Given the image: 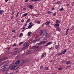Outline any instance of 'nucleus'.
Instances as JSON below:
<instances>
[{"instance_id":"1","label":"nucleus","mask_w":74,"mask_h":74,"mask_svg":"<svg viewBox=\"0 0 74 74\" xmlns=\"http://www.w3.org/2000/svg\"><path fill=\"white\" fill-rule=\"evenodd\" d=\"M9 69H11V70H16L17 69V67H16V65H12L9 67Z\"/></svg>"},{"instance_id":"2","label":"nucleus","mask_w":74,"mask_h":74,"mask_svg":"<svg viewBox=\"0 0 74 74\" xmlns=\"http://www.w3.org/2000/svg\"><path fill=\"white\" fill-rule=\"evenodd\" d=\"M29 46V44L28 42H26L24 43L23 46V48L24 49H27Z\"/></svg>"},{"instance_id":"3","label":"nucleus","mask_w":74,"mask_h":74,"mask_svg":"<svg viewBox=\"0 0 74 74\" xmlns=\"http://www.w3.org/2000/svg\"><path fill=\"white\" fill-rule=\"evenodd\" d=\"M44 32V31L43 30H40V36H42V37L44 36V34L43 33Z\"/></svg>"},{"instance_id":"4","label":"nucleus","mask_w":74,"mask_h":74,"mask_svg":"<svg viewBox=\"0 0 74 74\" xmlns=\"http://www.w3.org/2000/svg\"><path fill=\"white\" fill-rule=\"evenodd\" d=\"M47 41H40L39 42V45H42V44H45V43H47Z\"/></svg>"},{"instance_id":"5","label":"nucleus","mask_w":74,"mask_h":74,"mask_svg":"<svg viewBox=\"0 0 74 74\" xmlns=\"http://www.w3.org/2000/svg\"><path fill=\"white\" fill-rule=\"evenodd\" d=\"M52 42L50 41V42H49L47 43L46 45H45V47H47V46H48V45H51V44H52Z\"/></svg>"},{"instance_id":"6","label":"nucleus","mask_w":74,"mask_h":74,"mask_svg":"<svg viewBox=\"0 0 74 74\" xmlns=\"http://www.w3.org/2000/svg\"><path fill=\"white\" fill-rule=\"evenodd\" d=\"M1 65L3 67H5V66H7V65L6 62H4Z\"/></svg>"},{"instance_id":"7","label":"nucleus","mask_w":74,"mask_h":74,"mask_svg":"<svg viewBox=\"0 0 74 74\" xmlns=\"http://www.w3.org/2000/svg\"><path fill=\"white\" fill-rule=\"evenodd\" d=\"M28 14H27V13H25L22 15L21 16V18H24V17H25V16H27V15H28Z\"/></svg>"},{"instance_id":"8","label":"nucleus","mask_w":74,"mask_h":74,"mask_svg":"<svg viewBox=\"0 0 74 74\" xmlns=\"http://www.w3.org/2000/svg\"><path fill=\"white\" fill-rule=\"evenodd\" d=\"M29 8L30 9V10H33V8H34V7L32 5H30L29 6Z\"/></svg>"},{"instance_id":"9","label":"nucleus","mask_w":74,"mask_h":74,"mask_svg":"<svg viewBox=\"0 0 74 74\" xmlns=\"http://www.w3.org/2000/svg\"><path fill=\"white\" fill-rule=\"evenodd\" d=\"M59 47H60V46L59 45H56L55 46V48L56 49L59 48Z\"/></svg>"},{"instance_id":"10","label":"nucleus","mask_w":74,"mask_h":74,"mask_svg":"<svg viewBox=\"0 0 74 74\" xmlns=\"http://www.w3.org/2000/svg\"><path fill=\"white\" fill-rule=\"evenodd\" d=\"M59 24L58 23H56L54 25V27L56 28L57 27H59Z\"/></svg>"},{"instance_id":"11","label":"nucleus","mask_w":74,"mask_h":74,"mask_svg":"<svg viewBox=\"0 0 74 74\" xmlns=\"http://www.w3.org/2000/svg\"><path fill=\"white\" fill-rule=\"evenodd\" d=\"M20 62H21V61H20V60H18L15 62V64H19Z\"/></svg>"},{"instance_id":"12","label":"nucleus","mask_w":74,"mask_h":74,"mask_svg":"<svg viewBox=\"0 0 74 74\" xmlns=\"http://www.w3.org/2000/svg\"><path fill=\"white\" fill-rule=\"evenodd\" d=\"M66 64H70L71 62L69 61H67L66 62Z\"/></svg>"},{"instance_id":"13","label":"nucleus","mask_w":74,"mask_h":74,"mask_svg":"<svg viewBox=\"0 0 74 74\" xmlns=\"http://www.w3.org/2000/svg\"><path fill=\"white\" fill-rule=\"evenodd\" d=\"M46 38H48L49 37V34L48 33H46Z\"/></svg>"},{"instance_id":"14","label":"nucleus","mask_w":74,"mask_h":74,"mask_svg":"<svg viewBox=\"0 0 74 74\" xmlns=\"http://www.w3.org/2000/svg\"><path fill=\"white\" fill-rule=\"evenodd\" d=\"M33 26V25H29L27 29H31Z\"/></svg>"},{"instance_id":"15","label":"nucleus","mask_w":74,"mask_h":74,"mask_svg":"<svg viewBox=\"0 0 74 74\" xmlns=\"http://www.w3.org/2000/svg\"><path fill=\"white\" fill-rule=\"evenodd\" d=\"M49 23H50V22H49V21H47V22H46L45 23V25L47 26H49Z\"/></svg>"},{"instance_id":"16","label":"nucleus","mask_w":74,"mask_h":74,"mask_svg":"<svg viewBox=\"0 0 74 74\" xmlns=\"http://www.w3.org/2000/svg\"><path fill=\"white\" fill-rule=\"evenodd\" d=\"M29 22H30V18H29L28 19H27V21H26V23H25L27 24Z\"/></svg>"},{"instance_id":"17","label":"nucleus","mask_w":74,"mask_h":74,"mask_svg":"<svg viewBox=\"0 0 74 74\" xmlns=\"http://www.w3.org/2000/svg\"><path fill=\"white\" fill-rule=\"evenodd\" d=\"M6 70H7V68H3L2 69V70L3 71H6Z\"/></svg>"},{"instance_id":"18","label":"nucleus","mask_w":74,"mask_h":74,"mask_svg":"<svg viewBox=\"0 0 74 74\" xmlns=\"http://www.w3.org/2000/svg\"><path fill=\"white\" fill-rule=\"evenodd\" d=\"M69 30H70L69 28H68L67 29L66 32V34H65L66 35H67V34H68V32H69Z\"/></svg>"},{"instance_id":"19","label":"nucleus","mask_w":74,"mask_h":74,"mask_svg":"<svg viewBox=\"0 0 74 74\" xmlns=\"http://www.w3.org/2000/svg\"><path fill=\"white\" fill-rule=\"evenodd\" d=\"M4 12V11L3 10H0V14L1 15H2V13H3V12Z\"/></svg>"},{"instance_id":"20","label":"nucleus","mask_w":74,"mask_h":74,"mask_svg":"<svg viewBox=\"0 0 74 74\" xmlns=\"http://www.w3.org/2000/svg\"><path fill=\"white\" fill-rule=\"evenodd\" d=\"M47 55V54H46V53H44L41 56L42 58H43L44 56H46Z\"/></svg>"},{"instance_id":"21","label":"nucleus","mask_w":74,"mask_h":74,"mask_svg":"<svg viewBox=\"0 0 74 74\" xmlns=\"http://www.w3.org/2000/svg\"><path fill=\"white\" fill-rule=\"evenodd\" d=\"M23 36V33H21L19 34V37H22Z\"/></svg>"},{"instance_id":"22","label":"nucleus","mask_w":74,"mask_h":74,"mask_svg":"<svg viewBox=\"0 0 74 74\" xmlns=\"http://www.w3.org/2000/svg\"><path fill=\"white\" fill-rule=\"evenodd\" d=\"M31 33H32V32H28L27 34L28 36H30L31 34Z\"/></svg>"},{"instance_id":"23","label":"nucleus","mask_w":74,"mask_h":74,"mask_svg":"<svg viewBox=\"0 0 74 74\" xmlns=\"http://www.w3.org/2000/svg\"><path fill=\"white\" fill-rule=\"evenodd\" d=\"M63 10H64V8H62L59 9V11H63Z\"/></svg>"},{"instance_id":"24","label":"nucleus","mask_w":74,"mask_h":74,"mask_svg":"<svg viewBox=\"0 0 74 74\" xmlns=\"http://www.w3.org/2000/svg\"><path fill=\"white\" fill-rule=\"evenodd\" d=\"M53 13V12H51L50 11H48L47 12V14H52Z\"/></svg>"},{"instance_id":"25","label":"nucleus","mask_w":74,"mask_h":74,"mask_svg":"<svg viewBox=\"0 0 74 74\" xmlns=\"http://www.w3.org/2000/svg\"><path fill=\"white\" fill-rule=\"evenodd\" d=\"M56 23H60V21L58 20H57L56 21Z\"/></svg>"},{"instance_id":"26","label":"nucleus","mask_w":74,"mask_h":74,"mask_svg":"<svg viewBox=\"0 0 74 74\" xmlns=\"http://www.w3.org/2000/svg\"><path fill=\"white\" fill-rule=\"evenodd\" d=\"M34 47L35 48H39V46H34Z\"/></svg>"},{"instance_id":"27","label":"nucleus","mask_w":74,"mask_h":74,"mask_svg":"<svg viewBox=\"0 0 74 74\" xmlns=\"http://www.w3.org/2000/svg\"><path fill=\"white\" fill-rule=\"evenodd\" d=\"M29 41H30V42H34V41H35V40L32 41V39H30L29 40Z\"/></svg>"},{"instance_id":"28","label":"nucleus","mask_w":74,"mask_h":74,"mask_svg":"<svg viewBox=\"0 0 74 74\" xmlns=\"http://www.w3.org/2000/svg\"><path fill=\"white\" fill-rule=\"evenodd\" d=\"M60 1H58L56 3V4H60Z\"/></svg>"},{"instance_id":"29","label":"nucleus","mask_w":74,"mask_h":74,"mask_svg":"<svg viewBox=\"0 0 74 74\" xmlns=\"http://www.w3.org/2000/svg\"><path fill=\"white\" fill-rule=\"evenodd\" d=\"M66 51H67V49H66L63 52L64 54V53H65L66 52Z\"/></svg>"},{"instance_id":"30","label":"nucleus","mask_w":74,"mask_h":74,"mask_svg":"<svg viewBox=\"0 0 74 74\" xmlns=\"http://www.w3.org/2000/svg\"><path fill=\"white\" fill-rule=\"evenodd\" d=\"M14 55H17V51H15L13 53Z\"/></svg>"},{"instance_id":"31","label":"nucleus","mask_w":74,"mask_h":74,"mask_svg":"<svg viewBox=\"0 0 74 74\" xmlns=\"http://www.w3.org/2000/svg\"><path fill=\"white\" fill-rule=\"evenodd\" d=\"M32 1L34 2V1H35V2H36L37 1H38V0H32Z\"/></svg>"},{"instance_id":"32","label":"nucleus","mask_w":74,"mask_h":74,"mask_svg":"<svg viewBox=\"0 0 74 74\" xmlns=\"http://www.w3.org/2000/svg\"><path fill=\"white\" fill-rule=\"evenodd\" d=\"M20 13H19V12L17 13L16 16V17H18V15H19V14H20Z\"/></svg>"},{"instance_id":"33","label":"nucleus","mask_w":74,"mask_h":74,"mask_svg":"<svg viewBox=\"0 0 74 74\" xmlns=\"http://www.w3.org/2000/svg\"><path fill=\"white\" fill-rule=\"evenodd\" d=\"M45 69L46 70H48L49 69V68H48V67H46L45 68Z\"/></svg>"},{"instance_id":"34","label":"nucleus","mask_w":74,"mask_h":74,"mask_svg":"<svg viewBox=\"0 0 74 74\" xmlns=\"http://www.w3.org/2000/svg\"><path fill=\"white\" fill-rule=\"evenodd\" d=\"M63 54H64V53H63V52H62L61 53H59V55H63Z\"/></svg>"},{"instance_id":"35","label":"nucleus","mask_w":74,"mask_h":74,"mask_svg":"<svg viewBox=\"0 0 74 74\" xmlns=\"http://www.w3.org/2000/svg\"><path fill=\"white\" fill-rule=\"evenodd\" d=\"M23 11H26V8H24L23 9Z\"/></svg>"},{"instance_id":"36","label":"nucleus","mask_w":74,"mask_h":74,"mask_svg":"<svg viewBox=\"0 0 74 74\" xmlns=\"http://www.w3.org/2000/svg\"><path fill=\"white\" fill-rule=\"evenodd\" d=\"M60 28L59 27H58L57 28V29L58 31H59L60 30Z\"/></svg>"},{"instance_id":"37","label":"nucleus","mask_w":74,"mask_h":74,"mask_svg":"<svg viewBox=\"0 0 74 74\" xmlns=\"http://www.w3.org/2000/svg\"><path fill=\"white\" fill-rule=\"evenodd\" d=\"M37 23L38 24H40V21H37Z\"/></svg>"},{"instance_id":"38","label":"nucleus","mask_w":74,"mask_h":74,"mask_svg":"<svg viewBox=\"0 0 74 74\" xmlns=\"http://www.w3.org/2000/svg\"><path fill=\"white\" fill-rule=\"evenodd\" d=\"M22 44H23V42H21L19 43V45H22Z\"/></svg>"},{"instance_id":"39","label":"nucleus","mask_w":74,"mask_h":74,"mask_svg":"<svg viewBox=\"0 0 74 74\" xmlns=\"http://www.w3.org/2000/svg\"><path fill=\"white\" fill-rule=\"evenodd\" d=\"M14 14V11L12 10V15H13Z\"/></svg>"},{"instance_id":"40","label":"nucleus","mask_w":74,"mask_h":74,"mask_svg":"<svg viewBox=\"0 0 74 74\" xmlns=\"http://www.w3.org/2000/svg\"><path fill=\"white\" fill-rule=\"evenodd\" d=\"M21 22H22V23H23V22H24V20L22 19Z\"/></svg>"},{"instance_id":"41","label":"nucleus","mask_w":74,"mask_h":74,"mask_svg":"<svg viewBox=\"0 0 74 74\" xmlns=\"http://www.w3.org/2000/svg\"><path fill=\"white\" fill-rule=\"evenodd\" d=\"M26 29V27H23V28H22L23 30H24V29Z\"/></svg>"},{"instance_id":"42","label":"nucleus","mask_w":74,"mask_h":74,"mask_svg":"<svg viewBox=\"0 0 74 74\" xmlns=\"http://www.w3.org/2000/svg\"><path fill=\"white\" fill-rule=\"evenodd\" d=\"M62 68H59L58 69V70H62Z\"/></svg>"},{"instance_id":"43","label":"nucleus","mask_w":74,"mask_h":74,"mask_svg":"<svg viewBox=\"0 0 74 74\" xmlns=\"http://www.w3.org/2000/svg\"><path fill=\"white\" fill-rule=\"evenodd\" d=\"M15 29H14L13 30H12V33H14V32H15Z\"/></svg>"},{"instance_id":"44","label":"nucleus","mask_w":74,"mask_h":74,"mask_svg":"<svg viewBox=\"0 0 74 74\" xmlns=\"http://www.w3.org/2000/svg\"><path fill=\"white\" fill-rule=\"evenodd\" d=\"M53 16H56V13H54V14H53Z\"/></svg>"},{"instance_id":"45","label":"nucleus","mask_w":74,"mask_h":74,"mask_svg":"<svg viewBox=\"0 0 74 74\" xmlns=\"http://www.w3.org/2000/svg\"><path fill=\"white\" fill-rule=\"evenodd\" d=\"M42 68H43V66H40V69H42Z\"/></svg>"},{"instance_id":"46","label":"nucleus","mask_w":74,"mask_h":74,"mask_svg":"<svg viewBox=\"0 0 74 74\" xmlns=\"http://www.w3.org/2000/svg\"><path fill=\"white\" fill-rule=\"evenodd\" d=\"M9 0H5V3H7V1H8Z\"/></svg>"},{"instance_id":"47","label":"nucleus","mask_w":74,"mask_h":74,"mask_svg":"<svg viewBox=\"0 0 74 74\" xmlns=\"http://www.w3.org/2000/svg\"><path fill=\"white\" fill-rule=\"evenodd\" d=\"M27 25V24L26 23V24L24 25V26H25V27H26V26Z\"/></svg>"},{"instance_id":"48","label":"nucleus","mask_w":74,"mask_h":74,"mask_svg":"<svg viewBox=\"0 0 74 74\" xmlns=\"http://www.w3.org/2000/svg\"><path fill=\"white\" fill-rule=\"evenodd\" d=\"M27 1H29L28 0H26L25 1V3H26V2H27Z\"/></svg>"},{"instance_id":"49","label":"nucleus","mask_w":74,"mask_h":74,"mask_svg":"<svg viewBox=\"0 0 74 74\" xmlns=\"http://www.w3.org/2000/svg\"><path fill=\"white\" fill-rule=\"evenodd\" d=\"M44 25V24H42V27H43Z\"/></svg>"},{"instance_id":"50","label":"nucleus","mask_w":74,"mask_h":74,"mask_svg":"<svg viewBox=\"0 0 74 74\" xmlns=\"http://www.w3.org/2000/svg\"><path fill=\"white\" fill-rule=\"evenodd\" d=\"M51 10H54V8H51Z\"/></svg>"},{"instance_id":"51","label":"nucleus","mask_w":74,"mask_h":74,"mask_svg":"<svg viewBox=\"0 0 74 74\" xmlns=\"http://www.w3.org/2000/svg\"><path fill=\"white\" fill-rule=\"evenodd\" d=\"M66 6H67V7H69V6H70V5L69 4H67Z\"/></svg>"},{"instance_id":"52","label":"nucleus","mask_w":74,"mask_h":74,"mask_svg":"<svg viewBox=\"0 0 74 74\" xmlns=\"http://www.w3.org/2000/svg\"><path fill=\"white\" fill-rule=\"evenodd\" d=\"M32 22H30V23H29V25H31V24H32Z\"/></svg>"},{"instance_id":"53","label":"nucleus","mask_w":74,"mask_h":74,"mask_svg":"<svg viewBox=\"0 0 74 74\" xmlns=\"http://www.w3.org/2000/svg\"><path fill=\"white\" fill-rule=\"evenodd\" d=\"M69 67H70V66H66V68H68Z\"/></svg>"},{"instance_id":"54","label":"nucleus","mask_w":74,"mask_h":74,"mask_svg":"<svg viewBox=\"0 0 74 74\" xmlns=\"http://www.w3.org/2000/svg\"><path fill=\"white\" fill-rule=\"evenodd\" d=\"M14 46H16V44H14L13 45V46L14 47Z\"/></svg>"},{"instance_id":"55","label":"nucleus","mask_w":74,"mask_h":74,"mask_svg":"<svg viewBox=\"0 0 74 74\" xmlns=\"http://www.w3.org/2000/svg\"><path fill=\"white\" fill-rule=\"evenodd\" d=\"M22 62H23V63H25V61H24V60H23V61H22Z\"/></svg>"},{"instance_id":"56","label":"nucleus","mask_w":74,"mask_h":74,"mask_svg":"<svg viewBox=\"0 0 74 74\" xmlns=\"http://www.w3.org/2000/svg\"><path fill=\"white\" fill-rule=\"evenodd\" d=\"M13 16H12L11 18V19H13Z\"/></svg>"},{"instance_id":"57","label":"nucleus","mask_w":74,"mask_h":74,"mask_svg":"<svg viewBox=\"0 0 74 74\" xmlns=\"http://www.w3.org/2000/svg\"><path fill=\"white\" fill-rule=\"evenodd\" d=\"M10 49V48H8V50H9V49Z\"/></svg>"},{"instance_id":"58","label":"nucleus","mask_w":74,"mask_h":74,"mask_svg":"<svg viewBox=\"0 0 74 74\" xmlns=\"http://www.w3.org/2000/svg\"><path fill=\"white\" fill-rule=\"evenodd\" d=\"M38 16H36V18H37V17H38Z\"/></svg>"},{"instance_id":"59","label":"nucleus","mask_w":74,"mask_h":74,"mask_svg":"<svg viewBox=\"0 0 74 74\" xmlns=\"http://www.w3.org/2000/svg\"><path fill=\"white\" fill-rule=\"evenodd\" d=\"M51 49H52V48H50L49 49L50 50H51Z\"/></svg>"},{"instance_id":"60","label":"nucleus","mask_w":74,"mask_h":74,"mask_svg":"<svg viewBox=\"0 0 74 74\" xmlns=\"http://www.w3.org/2000/svg\"><path fill=\"white\" fill-rule=\"evenodd\" d=\"M37 15V14H35V15H34V16H36V15Z\"/></svg>"},{"instance_id":"61","label":"nucleus","mask_w":74,"mask_h":74,"mask_svg":"<svg viewBox=\"0 0 74 74\" xmlns=\"http://www.w3.org/2000/svg\"><path fill=\"white\" fill-rule=\"evenodd\" d=\"M18 19L17 18L16 20V21H18Z\"/></svg>"},{"instance_id":"62","label":"nucleus","mask_w":74,"mask_h":74,"mask_svg":"<svg viewBox=\"0 0 74 74\" xmlns=\"http://www.w3.org/2000/svg\"><path fill=\"white\" fill-rule=\"evenodd\" d=\"M23 31H24V30H22V32H23Z\"/></svg>"},{"instance_id":"63","label":"nucleus","mask_w":74,"mask_h":74,"mask_svg":"<svg viewBox=\"0 0 74 74\" xmlns=\"http://www.w3.org/2000/svg\"><path fill=\"white\" fill-rule=\"evenodd\" d=\"M50 62H52V61H50Z\"/></svg>"},{"instance_id":"64","label":"nucleus","mask_w":74,"mask_h":74,"mask_svg":"<svg viewBox=\"0 0 74 74\" xmlns=\"http://www.w3.org/2000/svg\"><path fill=\"white\" fill-rule=\"evenodd\" d=\"M53 1H55V0H53Z\"/></svg>"}]
</instances>
